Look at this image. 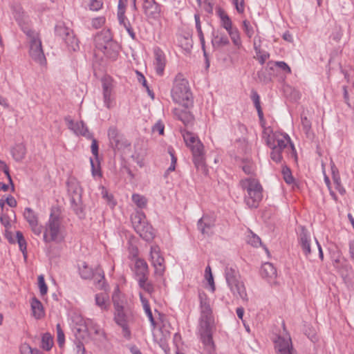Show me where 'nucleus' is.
<instances>
[{"label": "nucleus", "mask_w": 354, "mask_h": 354, "mask_svg": "<svg viewBox=\"0 0 354 354\" xmlns=\"http://www.w3.org/2000/svg\"><path fill=\"white\" fill-rule=\"evenodd\" d=\"M171 97L174 102L182 104L186 109L193 106V95L188 81L181 73H178L174 80Z\"/></svg>", "instance_id": "1"}, {"label": "nucleus", "mask_w": 354, "mask_h": 354, "mask_svg": "<svg viewBox=\"0 0 354 354\" xmlns=\"http://www.w3.org/2000/svg\"><path fill=\"white\" fill-rule=\"evenodd\" d=\"M241 185L247 191L245 202L251 208H257L263 198V188L259 182L254 178H246L241 180Z\"/></svg>", "instance_id": "2"}, {"label": "nucleus", "mask_w": 354, "mask_h": 354, "mask_svg": "<svg viewBox=\"0 0 354 354\" xmlns=\"http://www.w3.org/2000/svg\"><path fill=\"white\" fill-rule=\"evenodd\" d=\"M225 275L227 285L235 297H239L243 301L248 302V297L244 283L241 279L239 271L232 267H226Z\"/></svg>", "instance_id": "3"}, {"label": "nucleus", "mask_w": 354, "mask_h": 354, "mask_svg": "<svg viewBox=\"0 0 354 354\" xmlns=\"http://www.w3.org/2000/svg\"><path fill=\"white\" fill-rule=\"evenodd\" d=\"M108 138L110 147L113 149L114 151H123L131 145L129 140L115 126H111L109 128Z\"/></svg>", "instance_id": "4"}, {"label": "nucleus", "mask_w": 354, "mask_h": 354, "mask_svg": "<svg viewBox=\"0 0 354 354\" xmlns=\"http://www.w3.org/2000/svg\"><path fill=\"white\" fill-rule=\"evenodd\" d=\"M30 39V55L39 65L46 64V57L43 52L41 41L38 34L34 30L26 35Z\"/></svg>", "instance_id": "5"}, {"label": "nucleus", "mask_w": 354, "mask_h": 354, "mask_svg": "<svg viewBox=\"0 0 354 354\" xmlns=\"http://www.w3.org/2000/svg\"><path fill=\"white\" fill-rule=\"evenodd\" d=\"M55 30L56 35L64 40L69 51H77L80 49L79 40L72 30L63 25H57Z\"/></svg>", "instance_id": "6"}, {"label": "nucleus", "mask_w": 354, "mask_h": 354, "mask_svg": "<svg viewBox=\"0 0 354 354\" xmlns=\"http://www.w3.org/2000/svg\"><path fill=\"white\" fill-rule=\"evenodd\" d=\"M61 221L57 216L50 214L48 227L44 234V239L46 242L60 241L62 239L60 235Z\"/></svg>", "instance_id": "7"}, {"label": "nucleus", "mask_w": 354, "mask_h": 354, "mask_svg": "<svg viewBox=\"0 0 354 354\" xmlns=\"http://www.w3.org/2000/svg\"><path fill=\"white\" fill-rule=\"evenodd\" d=\"M201 316V327H209L213 326L214 317L212 316V310L209 304L207 296L204 292H200L198 295Z\"/></svg>", "instance_id": "8"}, {"label": "nucleus", "mask_w": 354, "mask_h": 354, "mask_svg": "<svg viewBox=\"0 0 354 354\" xmlns=\"http://www.w3.org/2000/svg\"><path fill=\"white\" fill-rule=\"evenodd\" d=\"M80 274L82 278L84 279H91L94 277L95 281H97V286L100 289H103L104 287V274L103 270L97 268L95 273L93 270L88 268L86 262H83L82 267H80Z\"/></svg>", "instance_id": "9"}, {"label": "nucleus", "mask_w": 354, "mask_h": 354, "mask_svg": "<svg viewBox=\"0 0 354 354\" xmlns=\"http://www.w3.org/2000/svg\"><path fill=\"white\" fill-rule=\"evenodd\" d=\"M103 98L105 106L111 109L113 101V94L115 88L114 80L109 75H104L101 79Z\"/></svg>", "instance_id": "10"}, {"label": "nucleus", "mask_w": 354, "mask_h": 354, "mask_svg": "<svg viewBox=\"0 0 354 354\" xmlns=\"http://www.w3.org/2000/svg\"><path fill=\"white\" fill-rule=\"evenodd\" d=\"M12 15L21 27V30L26 35L32 33V30L29 28L30 18L29 16L24 12V9L20 5H14L12 7Z\"/></svg>", "instance_id": "11"}, {"label": "nucleus", "mask_w": 354, "mask_h": 354, "mask_svg": "<svg viewBox=\"0 0 354 354\" xmlns=\"http://www.w3.org/2000/svg\"><path fill=\"white\" fill-rule=\"evenodd\" d=\"M151 261L153 266L156 276L162 277L165 271V261L163 257L160 254L159 248L153 246L151 248Z\"/></svg>", "instance_id": "12"}, {"label": "nucleus", "mask_w": 354, "mask_h": 354, "mask_svg": "<svg viewBox=\"0 0 354 354\" xmlns=\"http://www.w3.org/2000/svg\"><path fill=\"white\" fill-rule=\"evenodd\" d=\"M192 152L193 156V162L197 171L207 176L208 174V169L205 163L203 145H198V146L193 149Z\"/></svg>", "instance_id": "13"}, {"label": "nucleus", "mask_w": 354, "mask_h": 354, "mask_svg": "<svg viewBox=\"0 0 354 354\" xmlns=\"http://www.w3.org/2000/svg\"><path fill=\"white\" fill-rule=\"evenodd\" d=\"M68 129L72 130L76 135L82 136L86 138H92L93 134L89 132L88 127L83 121L75 122L73 120L65 118Z\"/></svg>", "instance_id": "14"}, {"label": "nucleus", "mask_w": 354, "mask_h": 354, "mask_svg": "<svg viewBox=\"0 0 354 354\" xmlns=\"http://www.w3.org/2000/svg\"><path fill=\"white\" fill-rule=\"evenodd\" d=\"M24 216L34 234L39 235L42 232V227L38 225L37 216L32 209L26 207L24 210Z\"/></svg>", "instance_id": "15"}, {"label": "nucleus", "mask_w": 354, "mask_h": 354, "mask_svg": "<svg viewBox=\"0 0 354 354\" xmlns=\"http://www.w3.org/2000/svg\"><path fill=\"white\" fill-rule=\"evenodd\" d=\"M213 326L209 327H201V335L202 342L205 347V350L209 354H214V344L212 339V330Z\"/></svg>", "instance_id": "16"}, {"label": "nucleus", "mask_w": 354, "mask_h": 354, "mask_svg": "<svg viewBox=\"0 0 354 354\" xmlns=\"http://www.w3.org/2000/svg\"><path fill=\"white\" fill-rule=\"evenodd\" d=\"M112 36L109 29H104L100 32L97 33L94 38L95 48L100 50L106 48L108 44L112 41Z\"/></svg>", "instance_id": "17"}, {"label": "nucleus", "mask_w": 354, "mask_h": 354, "mask_svg": "<svg viewBox=\"0 0 354 354\" xmlns=\"http://www.w3.org/2000/svg\"><path fill=\"white\" fill-rule=\"evenodd\" d=\"M274 343L275 348L277 350L279 354H294V350L290 337L285 338L279 336Z\"/></svg>", "instance_id": "18"}, {"label": "nucleus", "mask_w": 354, "mask_h": 354, "mask_svg": "<svg viewBox=\"0 0 354 354\" xmlns=\"http://www.w3.org/2000/svg\"><path fill=\"white\" fill-rule=\"evenodd\" d=\"M67 184L68 191L71 198V201L72 204L77 206L82 200V188L75 180H70Z\"/></svg>", "instance_id": "19"}, {"label": "nucleus", "mask_w": 354, "mask_h": 354, "mask_svg": "<svg viewBox=\"0 0 354 354\" xmlns=\"http://www.w3.org/2000/svg\"><path fill=\"white\" fill-rule=\"evenodd\" d=\"M142 8L147 17L151 19L158 17L160 12V6L155 0H144Z\"/></svg>", "instance_id": "20"}, {"label": "nucleus", "mask_w": 354, "mask_h": 354, "mask_svg": "<svg viewBox=\"0 0 354 354\" xmlns=\"http://www.w3.org/2000/svg\"><path fill=\"white\" fill-rule=\"evenodd\" d=\"M115 321L122 327L123 335L126 338H129L131 332L128 328L127 316L124 313L123 308L115 310Z\"/></svg>", "instance_id": "21"}, {"label": "nucleus", "mask_w": 354, "mask_h": 354, "mask_svg": "<svg viewBox=\"0 0 354 354\" xmlns=\"http://www.w3.org/2000/svg\"><path fill=\"white\" fill-rule=\"evenodd\" d=\"M300 230L301 232L299 235V243L303 252L306 257H308L311 253L309 235L305 227L301 226Z\"/></svg>", "instance_id": "22"}, {"label": "nucleus", "mask_w": 354, "mask_h": 354, "mask_svg": "<svg viewBox=\"0 0 354 354\" xmlns=\"http://www.w3.org/2000/svg\"><path fill=\"white\" fill-rule=\"evenodd\" d=\"M185 109H174V113L185 126H192L194 124V118L190 111H187L186 108Z\"/></svg>", "instance_id": "23"}, {"label": "nucleus", "mask_w": 354, "mask_h": 354, "mask_svg": "<svg viewBox=\"0 0 354 354\" xmlns=\"http://www.w3.org/2000/svg\"><path fill=\"white\" fill-rule=\"evenodd\" d=\"M198 229L203 234L209 236L212 234V228L214 226V221L207 216H204L198 221Z\"/></svg>", "instance_id": "24"}, {"label": "nucleus", "mask_w": 354, "mask_h": 354, "mask_svg": "<svg viewBox=\"0 0 354 354\" xmlns=\"http://www.w3.org/2000/svg\"><path fill=\"white\" fill-rule=\"evenodd\" d=\"M180 133L187 147H189L191 151H193V149L198 146V145H203L198 137L192 132L181 129Z\"/></svg>", "instance_id": "25"}, {"label": "nucleus", "mask_w": 354, "mask_h": 354, "mask_svg": "<svg viewBox=\"0 0 354 354\" xmlns=\"http://www.w3.org/2000/svg\"><path fill=\"white\" fill-rule=\"evenodd\" d=\"M120 49L119 44L112 40L108 46H106V48L102 49L100 51L103 53V54L108 58L111 59H115L118 55Z\"/></svg>", "instance_id": "26"}, {"label": "nucleus", "mask_w": 354, "mask_h": 354, "mask_svg": "<svg viewBox=\"0 0 354 354\" xmlns=\"http://www.w3.org/2000/svg\"><path fill=\"white\" fill-rule=\"evenodd\" d=\"M261 274L262 277L270 281L276 278L277 270L272 263L267 262L262 265Z\"/></svg>", "instance_id": "27"}, {"label": "nucleus", "mask_w": 354, "mask_h": 354, "mask_svg": "<svg viewBox=\"0 0 354 354\" xmlns=\"http://www.w3.org/2000/svg\"><path fill=\"white\" fill-rule=\"evenodd\" d=\"M131 220L136 232L147 223L145 214L142 211H136L131 215Z\"/></svg>", "instance_id": "28"}, {"label": "nucleus", "mask_w": 354, "mask_h": 354, "mask_svg": "<svg viewBox=\"0 0 354 354\" xmlns=\"http://www.w3.org/2000/svg\"><path fill=\"white\" fill-rule=\"evenodd\" d=\"M136 232L146 241H152L155 236L153 227L148 223H145L140 229L137 230Z\"/></svg>", "instance_id": "29"}, {"label": "nucleus", "mask_w": 354, "mask_h": 354, "mask_svg": "<svg viewBox=\"0 0 354 354\" xmlns=\"http://www.w3.org/2000/svg\"><path fill=\"white\" fill-rule=\"evenodd\" d=\"M32 315L36 319H40L44 315V308L41 302L36 297H33L30 302Z\"/></svg>", "instance_id": "30"}, {"label": "nucleus", "mask_w": 354, "mask_h": 354, "mask_svg": "<svg viewBox=\"0 0 354 354\" xmlns=\"http://www.w3.org/2000/svg\"><path fill=\"white\" fill-rule=\"evenodd\" d=\"M136 274L139 278L148 277V265L141 259H138L135 263Z\"/></svg>", "instance_id": "31"}, {"label": "nucleus", "mask_w": 354, "mask_h": 354, "mask_svg": "<svg viewBox=\"0 0 354 354\" xmlns=\"http://www.w3.org/2000/svg\"><path fill=\"white\" fill-rule=\"evenodd\" d=\"M153 58L154 64L157 66H165L167 63L165 53L159 47L156 46L153 48Z\"/></svg>", "instance_id": "32"}, {"label": "nucleus", "mask_w": 354, "mask_h": 354, "mask_svg": "<svg viewBox=\"0 0 354 354\" xmlns=\"http://www.w3.org/2000/svg\"><path fill=\"white\" fill-rule=\"evenodd\" d=\"M216 13L221 19V26L227 30H231L232 28V23L229 16L221 8H218Z\"/></svg>", "instance_id": "33"}, {"label": "nucleus", "mask_w": 354, "mask_h": 354, "mask_svg": "<svg viewBox=\"0 0 354 354\" xmlns=\"http://www.w3.org/2000/svg\"><path fill=\"white\" fill-rule=\"evenodd\" d=\"M275 139L277 142V145H274V147L279 149V151H282L284 149H286L288 147V144L290 145V147L292 150L295 149L293 145H292L290 142V138L287 134L281 135V137H277Z\"/></svg>", "instance_id": "34"}, {"label": "nucleus", "mask_w": 354, "mask_h": 354, "mask_svg": "<svg viewBox=\"0 0 354 354\" xmlns=\"http://www.w3.org/2000/svg\"><path fill=\"white\" fill-rule=\"evenodd\" d=\"M26 147L23 144L15 145L12 149V154L16 161H21L25 157Z\"/></svg>", "instance_id": "35"}, {"label": "nucleus", "mask_w": 354, "mask_h": 354, "mask_svg": "<svg viewBox=\"0 0 354 354\" xmlns=\"http://www.w3.org/2000/svg\"><path fill=\"white\" fill-rule=\"evenodd\" d=\"M272 72L274 68H261L258 71V77L261 82L266 83L271 80Z\"/></svg>", "instance_id": "36"}, {"label": "nucleus", "mask_w": 354, "mask_h": 354, "mask_svg": "<svg viewBox=\"0 0 354 354\" xmlns=\"http://www.w3.org/2000/svg\"><path fill=\"white\" fill-rule=\"evenodd\" d=\"M212 43L214 47L219 48L227 45L229 39L225 35L218 33L216 35H214Z\"/></svg>", "instance_id": "37"}, {"label": "nucleus", "mask_w": 354, "mask_h": 354, "mask_svg": "<svg viewBox=\"0 0 354 354\" xmlns=\"http://www.w3.org/2000/svg\"><path fill=\"white\" fill-rule=\"evenodd\" d=\"M138 283L140 287L148 294L151 295L154 292L153 284L148 280V277H142V278H139Z\"/></svg>", "instance_id": "38"}, {"label": "nucleus", "mask_w": 354, "mask_h": 354, "mask_svg": "<svg viewBox=\"0 0 354 354\" xmlns=\"http://www.w3.org/2000/svg\"><path fill=\"white\" fill-rule=\"evenodd\" d=\"M127 1L128 0H119L118 2V18L120 24L127 21L124 15Z\"/></svg>", "instance_id": "39"}, {"label": "nucleus", "mask_w": 354, "mask_h": 354, "mask_svg": "<svg viewBox=\"0 0 354 354\" xmlns=\"http://www.w3.org/2000/svg\"><path fill=\"white\" fill-rule=\"evenodd\" d=\"M254 50L256 55L254 57L259 61V64L261 65H263L265 64L266 59L269 58L270 55L268 53H267L265 50H261L259 48H258L256 46V44L254 43Z\"/></svg>", "instance_id": "40"}, {"label": "nucleus", "mask_w": 354, "mask_h": 354, "mask_svg": "<svg viewBox=\"0 0 354 354\" xmlns=\"http://www.w3.org/2000/svg\"><path fill=\"white\" fill-rule=\"evenodd\" d=\"M251 98L254 102V106L257 111V113H258V115L259 117V118L261 120L263 118V111H262V109L261 107V105H260V97H259V94L257 93V92L254 90H252V95H251Z\"/></svg>", "instance_id": "41"}, {"label": "nucleus", "mask_w": 354, "mask_h": 354, "mask_svg": "<svg viewBox=\"0 0 354 354\" xmlns=\"http://www.w3.org/2000/svg\"><path fill=\"white\" fill-rule=\"evenodd\" d=\"M53 345V339L49 333H45L41 338V347L46 351H50Z\"/></svg>", "instance_id": "42"}, {"label": "nucleus", "mask_w": 354, "mask_h": 354, "mask_svg": "<svg viewBox=\"0 0 354 354\" xmlns=\"http://www.w3.org/2000/svg\"><path fill=\"white\" fill-rule=\"evenodd\" d=\"M132 201L140 209L146 207L147 204V199L144 196L138 194H133L132 195Z\"/></svg>", "instance_id": "43"}, {"label": "nucleus", "mask_w": 354, "mask_h": 354, "mask_svg": "<svg viewBox=\"0 0 354 354\" xmlns=\"http://www.w3.org/2000/svg\"><path fill=\"white\" fill-rule=\"evenodd\" d=\"M95 304L101 309L106 310L107 308L106 302L108 301V296L104 293H100L95 295Z\"/></svg>", "instance_id": "44"}, {"label": "nucleus", "mask_w": 354, "mask_h": 354, "mask_svg": "<svg viewBox=\"0 0 354 354\" xmlns=\"http://www.w3.org/2000/svg\"><path fill=\"white\" fill-rule=\"evenodd\" d=\"M16 238L17 243L19 244V247L20 250L22 252L24 257H26V241L24 237L22 232L20 231H17L16 232Z\"/></svg>", "instance_id": "45"}, {"label": "nucleus", "mask_w": 354, "mask_h": 354, "mask_svg": "<svg viewBox=\"0 0 354 354\" xmlns=\"http://www.w3.org/2000/svg\"><path fill=\"white\" fill-rule=\"evenodd\" d=\"M227 32L230 36L233 44L235 46H239L241 44V39L238 29L236 28H233L231 30H228Z\"/></svg>", "instance_id": "46"}, {"label": "nucleus", "mask_w": 354, "mask_h": 354, "mask_svg": "<svg viewBox=\"0 0 354 354\" xmlns=\"http://www.w3.org/2000/svg\"><path fill=\"white\" fill-rule=\"evenodd\" d=\"M282 175L285 182L287 184H292L294 182V178L292 175L291 171L287 166H283L282 168Z\"/></svg>", "instance_id": "47"}, {"label": "nucleus", "mask_w": 354, "mask_h": 354, "mask_svg": "<svg viewBox=\"0 0 354 354\" xmlns=\"http://www.w3.org/2000/svg\"><path fill=\"white\" fill-rule=\"evenodd\" d=\"M90 161H91V165L92 175L93 176L101 177L102 172H101V169H100L99 160L97 159V160H95L96 163H95L94 160L92 158H91Z\"/></svg>", "instance_id": "48"}, {"label": "nucleus", "mask_w": 354, "mask_h": 354, "mask_svg": "<svg viewBox=\"0 0 354 354\" xmlns=\"http://www.w3.org/2000/svg\"><path fill=\"white\" fill-rule=\"evenodd\" d=\"M0 169L2 170L4 172V174L6 175V176L9 180V183L11 185L12 191L13 192L15 190V186H14L11 176L9 173V168L7 166V165L6 164V162L2 161L1 160H0Z\"/></svg>", "instance_id": "49"}, {"label": "nucleus", "mask_w": 354, "mask_h": 354, "mask_svg": "<svg viewBox=\"0 0 354 354\" xmlns=\"http://www.w3.org/2000/svg\"><path fill=\"white\" fill-rule=\"evenodd\" d=\"M20 351L21 354H40L37 348H32L28 344H24L21 346Z\"/></svg>", "instance_id": "50"}, {"label": "nucleus", "mask_w": 354, "mask_h": 354, "mask_svg": "<svg viewBox=\"0 0 354 354\" xmlns=\"http://www.w3.org/2000/svg\"><path fill=\"white\" fill-rule=\"evenodd\" d=\"M247 242L254 247H258L261 244L260 238L252 232L248 235Z\"/></svg>", "instance_id": "51"}, {"label": "nucleus", "mask_w": 354, "mask_h": 354, "mask_svg": "<svg viewBox=\"0 0 354 354\" xmlns=\"http://www.w3.org/2000/svg\"><path fill=\"white\" fill-rule=\"evenodd\" d=\"M57 333V344L59 347H62L64 344L65 339H64V333L61 328L59 324L56 326Z\"/></svg>", "instance_id": "52"}, {"label": "nucleus", "mask_w": 354, "mask_h": 354, "mask_svg": "<svg viewBox=\"0 0 354 354\" xmlns=\"http://www.w3.org/2000/svg\"><path fill=\"white\" fill-rule=\"evenodd\" d=\"M38 285L41 295L43 296L46 295L48 291V286L45 283L44 277L43 275H39L38 277Z\"/></svg>", "instance_id": "53"}, {"label": "nucleus", "mask_w": 354, "mask_h": 354, "mask_svg": "<svg viewBox=\"0 0 354 354\" xmlns=\"http://www.w3.org/2000/svg\"><path fill=\"white\" fill-rule=\"evenodd\" d=\"M281 152L282 151L273 147L270 153L271 159L276 162H281L282 159Z\"/></svg>", "instance_id": "54"}, {"label": "nucleus", "mask_w": 354, "mask_h": 354, "mask_svg": "<svg viewBox=\"0 0 354 354\" xmlns=\"http://www.w3.org/2000/svg\"><path fill=\"white\" fill-rule=\"evenodd\" d=\"M5 202L11 207H16L17 204L16 199L11 195L8 196L5 201L3 199L0 200V206L1 208L3 207Z\"/></svg>", "instance_id": "55"}, {"label": "nucleus", "mask_w": 354, "mask_h": 354, "mask_svg": "<svg viewBox=\"0 0 354 354\" xmlns=\"http://www.w3.org/2000/svg\"><path fill=\"white\" fill-rule=\"evenodd\" d=\"M243 26L244 32H245L247 36L248 37L251 38L252 37V35H254V29L251 26L250 22L247 20H244L243 21Z\"/></svg>", "instance_id": "56"}, {"label": "nucleus", "mask_w": 354, "mask_h": 354, "mask_svg": "<svg viewBox=\"0 0 354 354\" xmlns=\"http://www.w3.org/2000/svg\"><path fill=\"white\" fill-rule=\"evenodd\" d=\"M112 299L114 305L115 310L123 308L122 302L120 299V295L118 292H114L112 296Z\"/></svg>", "instance_id": "57"}, {"label": "nucleus", "mask_w": 354, "mask_h": 354, "mask_svg": "<svg viewBox=\"0 0 354 354\" xmlns=\"http://www.w3.org/2000/svg\"><path fill=\"white\" fill-rule=\"evenodd\" d=\"M92 143H91V152L94 155L95 158V160L98 159V143L95 138L92 137Z\"/></svg>", "instance_id": "58"}, {"label": "nucleus", "mask_w": 354, "mask_h": 354, "mask_svg": "<svg viewBox=\"0 0 354 354\" xmlns=\"http://www.w3.org/2000/svg\"><path fill=\"white\" fill-rule=\"evenodd\" d=\"M301 124L304 131L308 133L311 128V122L307 117H301Z\"/></svg>", "instance_id": "59"}, {"label": "nucleus", "mask_w": 354, "mask_h": 354, "mask_svg": "<svg viewBox=\"0 0 354 354\" xmlns=\"http://www.w3.org/2000/svg\"><path fill=\"white\" fill-rule=\"evenodd\" d=\"M233 3L239 13H243L244 12V0H233Z\"/></svg>", "instance_id": "60"}, {"label": "nucleus", "mask_w": 354, "mask_h": 354, "mask_svg": "<svg viewBox=\"0 0 354 354\" xmlns=\"http://www.w3.org/2000/svg\"><path fill=\"white\" fill-rule=\"evenodd\" d=\"M122 24L123 25V26L124 27V28L126 29V30L127 31V32L129 33L130 37L133 39H134L136 38V34H135L129 21L127 20V21H125L124 23H122Z\"/></svg>", "instance_id": "61"}, {"label": "nucleus", "mask_w": 354, "mask_h": 354, "mask_svg": "<svg viewBox=\"0 0 354 354\" xmlns=\"http://www.w3.org/2000/svg\"><path fill=\"white\" fill-rule=\"evenodd\" d=\"M102 3L100 0H91L89 4L90 9L97 11L101 8Z\"/></svg>", "instance_id": "62"}, {"label": "nucleus", "mask_w": 354, "mask_h": 354, "mask_svg": "<svg viewBox=\"0 0 354 354\" xmlns=\"http://www.w3.org/2000/svg\"><path fill=\"white\" fill-rule=\"evenodd\" d=\"M164 124L161 122H158L152 127V131H158L160 135L164 134Z\"/></svg>", "instance_id": "63"}, {"label": "nucleus", "mask_w": 354, "mask_h": 354, "mask_svg": "<svg viewBox=\"0 0 354 354\" xmlns=\"http://www.w3.org/2000/svg\"><path fill=\"white\" fill-rule=\"evenodd\" d=\"M105 22V19L104 17H97L95 18L92 21V26L95 28H100Z\"/></svg>", "instance_id": "64"}]
</instances>
